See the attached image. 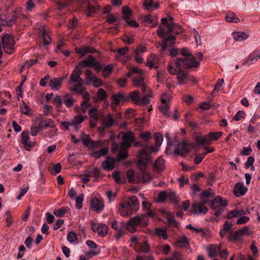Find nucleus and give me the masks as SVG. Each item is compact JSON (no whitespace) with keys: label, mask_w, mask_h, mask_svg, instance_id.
<instances>
[{"label":"nucleus","mask_w":260,"mask_h":260,"mask_svg":"<svg viewBox=\"0 0 260 260\" xmlns=\"http://www.w3.org/2000/svg\"><path fill=\"white\" fill-rule=\"evenodd\" d=\"M92 68L93 70L99 72L103 69V75L107 77L112 73L113 70V64H108L104 68V64L96 60L95 57L91 55H88L87 58L78 63L77 68Z\"/></svg>","instance_id":"obj_1"},{"label":"nucleus","mask_w":260,"mask_h":260,"mask_svg":"<svg viewBox=\"0 0 260 260\" xmlns=\"http://www.w3.org/2000/svg\"><path fill=\"white\" fill-rule=\"evenodd\" d=\"M181 54L185 57L183 58L178 57L176 60H172L175 63V67H182L187 69L191 68H198L200 63L197 62L196 58L190 53L187 48H183L181 50Z\"/></svg>","instance_id":"obj_2"},{"label":"nucleus","mask_w":260,"mask_h":260,"mask_svg":"<svg viewBox=\"0 0 260 260\" xmlns=\"http://www.w3.org/2000/svg\"><path fill=\"white\" fill-rule=\"evenodd\" d=\"M182 67H175L173 61H170L168 66L169 72L172 75L177 74V79L179 85H183L186 83L188 77V74L181 69Z\"/></svg>","instance_id":"obj_3"},{"label":"nucleus","mask_w":260,"mask_h":260,"mask_svg":"<svg viewBox=\"0 0 260 260\" xmlns=\"http://www.w3.org/2000/svg\"><path fill=\"white\" fill-rule=\"evenodd\" d=\"M2 42L4 51L8 54L12 53L14 46L13 38L9 35H6L2 38Z\"/></svg>","instance_id":"obj_4"},{"label":"nucleus","mask_w":260,"mask_h":260,"mask_svg":"<svg viewBox=\"0 0 260 260\" xmlns=\"http://www.w3.org/2000/svg\"><path fill=\"white\" fill-rule=\"evenodd\" d=\"M190 144L189 143L185 141L178 143L175 149L174 152V155H180L181 156H186L190 151Z\"/></svg>","instance_id":"obj_5"},{"label":"nucleus","mask_w":260,"mask_h":260,"mask_svg":"<svg viewBox=\"0 0 260 260\" xmlns=\"http://www.w3.org/2000/svg\"><path fill=\"white\" fill-rule=\"evenodd\" d=\"M163 39L161 44H159V46L161 47V51L166 50L167 47H173L176 43V37L174 35H169L165 36Z\"/></svg>","instance_id":"obj_6"},{"label":"nucleus","mask_w":260,"mask_h":260,"mask_svg":"<svg viewBox=\"0 0 260 260\" xmlns=\"http://www.w3.org/2000/svg\"><path fill=\"white\" fill-rule=\"evenodd\" d=\"M136 141L134 135L132 132L124 133L122 137V143L121 147L129 148L132 143Z\"/></svg>","instance_id":"obj_7"},{"label":"nucleus","mask_w":260,"mask_h":260,"mask_svg":"<svg viewBox=\"0 0 260 260\" xmlns=\"http://www.w3.org/2000/svg\"><path fill=\"white\" fill-rule=\"evenodd\" d=\"M159 148L157 146L148 145L147 144L144 145V148L139 151L140 156L146 155L149 156L152 153L156 152Z\"/></svg>","instance_id":"obj_8"},{"label":"nucleus","mask_w":260,"mask_h":260,"mask_svg":"<svg viewBox=\"0 0 260 260\" xmlns=\"http://www.w3.org/2000/svg\"><path fill=\"white\" fill-rule=\"evenodd\" d=\"M138 157H139L137 163L138 168L141 171H145L147 168L148 162L150 160L149 157L146 155L140 156L139 153Z\"/></svg>","instance_id":"obj_9"},{"label":"nucleus","mask_w":260,"mask_h":260,"mask_svg":"<svg viewBox=\"0 0 260 260\" xmlns=\"http://www.w3.org/2000/svg\"><path fill=\"white\" fill-rule=\"evenodd\" d=\"M249 229L247 226L238 230L234 235H230L228 237V240L230 241H235L238 240L239 237L245 234H247Z\"/></svg>","instance_id":"obj_10"},{"label":"nucleus","mask_w":260,"mask_h":260,"mask_svg":"<svg viewBox=\"0 0 260 260\" xmlns=\"http://www.w3.org/2000/svg\"><path fill=\"white\" fill-rule=\"evenodd\" d=\"M247 191V188L244 185L242 182L236 184L234 188V193L236 197H239L244 195Z\"/></svg>","instance_id":"obj_11"},{"label":"nucleus","mask_w":260,"mask_h":260,"mask_svg":"<svg viewBox=\"0 0 260 260\" xmlns=\"http://www.w3.org/2000/svg\"><path fill=\"white\" fill-rule=\"evenodd\" d=\"M21 143L23 145L26 150H30L34 144L32 142L29 141V135L27 131H23L21 135Z\"/></svg>","instance_id":"obj_12"},{"label":"nucleus","mask_w":260,"mask_h":260,"mask_svg":"<svg viewBox=\"0 0 260 260\" xmlns=\"http://www.w3.org/2000/svg\"><path fill=\"white\" fill-rule=\"evenodd\" d=\"M260 59V51L255 50L248 56L247 60L243 63L244 66H250Z\"/></svg>","instance_id":"obj_13"},{"label":"nucleus","mask_w":260,"mask_h":260,"mask_svg":"<svg viewBox=\"0 0 260 260\" xmlns=\"http://www.w3.org/2000/svg\"><path fill=\"white\" fill-rule=\"evenodd\" d=\"M112 104L118 105L120 102H125L129 101V97L124 94L119 92L111 96Z\"/></svg>","instance_id":"obj_14"},{"label":"nucleus","mask_w":260,"mask_h":260,"mask_svg":"<svg viewBox=\"0 0 260 260\" xmlns=\"http://www.w3.org/2000/svg\"><path fill=\"white\" fill-rule=\"evenodd\" d=\"M63 77L53 78L50 80L49 85L52 90H57L62 86Z\"/></svg>","instance_id":"obj_15"},{"label":"nucleus","mask_w":260,"mask_h":260,"mask_svg":"<svg viewBox=\"0 0 260 260\" xmlns=\"http://www.w3.org/2000/svg\"><path fill=\"white\" fill-rule=\"evenodd\" d=\"M193 212L194 214H205L208 212V208L204 205V203H195L192 205Z\"/></svg>","instance_id":"obj_16"},{"label":"nucleus","mask_w":260,"mask_h":260,"mask_svg":"<svg viewBox=\"0 0 260 260\" xmlns=\"http://www.w3.org/2000/svg\"><path fill=\"white\" fill-rule=\"evenodd\" d=\"M90 207L97 212H100L103 210L104 205L103 202L98 198H94L90 201Z\"/></svg>","instance_id":"obj_17"},{"label":"nucleus","mask_w":260,"mask_h":260,"mask_svg":"<svg viewBox=\"0 0 260 260\" xmlns=\"http://www.w3.org/2000/svg\"><path fill=\"white\" fill-rule=\"evenodd\" d=\"M115 123V120L113 118L111 114L109 113L103 118L102 124L105 128L108 129L112 127Z\"/></svg>","instance_id":"obj_18"},{"label":"nucleus","mask_w":260,"mask_h":260,"mask_svg":"<svg viewBox=\"0 0 260 260\" xmlns=\"http://www.w3.org/2000/svg\"><path fill=\"white\" fill-rule=\"evenodd\" d=\"M153 168L155 171H162L165 169V161L161 156H159L156 159Z\"/></svg>","instance_id":"obj_19"},{"label":"nucleus","mask_w":260,"mask_h":260,"mask_svg":"<svg viewBox=\"0 0 260 260\" xmlns=\"http://www.w3.org/2000/svg\"><path fill=\"white\" fill-rule=\"evenodd\" d=\"M79 67H78L79 68ZM82 74V71L78 69L77 66L76 69L73 70L70 79L72 81L74 82H83V80L80 77V75Z\"/></svg>","instance_id":"obj_20"},{"label":"nucleus","mask_w":260,"mask_h":260,"mask_svg":"<svg viewBox=\"0 0 260 260\" xmlns=\"http://www.w3.org/2000/svg\"><path fill=\"white\" fill-rule=\"evenodd\" d=\"M38 126L40 129H42V128H46L48 127H54L55 124L54 121L51 119H48L47 120L42 119L38 123Z\"/></svg>","instance_id":"obj_21"},{"label":"nucleus","mask_w":260,"mask_h":260,"mask_svg":"<svg viewBox=\"0 0 260 260\" xmlns=\"http://www.w3.org/2000/svg\"><path fill=\"white\" fill-rule=\"evenodd\" d=\"M17 16L16 15L15 12H12L10 13L6 17V20L4 21V20L1 19L2 21H4L3 25H7L8 26H11L13 24H14L16 20Z\"/></svg>","instance_id":"obj_22"},{"label":"nucleus","mask_w":260,"mask_h":260,"mask_svg":"<svg viewBox=\"0 0 260 260\" xmlns=\"http://www.w3.org/2000/svg\"><path fill=\"white\" fill-rule=\"evenodd\" d=\"M119 152L116 156V159L118 161H121L127 158L128 157V152L126 150L128 148L125 147H120Z\"/></svg>","instance_id":"obj_23"},{"label":"nucleus","mask_w":260,"mask_h":260,"mask_svg":"<svg viewBox=\"0 0 260 260\" xmlns=\"http://www.w3.org/2000/svg\"><path fill=\"white\" fill-rule=\"evenodd\" d=\"M144 22L148 24H151L152 27H155L158 24L157 17L150 15H147L144 17Z\"/></svg>","instance_id":"obj_24"},{"label":"nucleus","mask_w":260,"mask_h":260,"mask_svg":"<svg viewBox=\"0 0 260 260\" xmlns=\"http://www.w3.org/2000/svg\"><path fill=\"white\" fill-rule=\"evenodd\" d=\"M100 237H105L108 233V227L104 223H100L96 229Z\"/></svg>","instance_id":"obj_25"},{"label":"nucleus","mask_w":260,"mask_h":260,"mask_svg":"<svg viewBox=\"0 0 260 260\" xmlns=\"http://www.w3.org/2000/svg\"><path fill=\"white\" fill-rule=\"evenodd\" d=\"M40 30L42 31V36L43 39L42 45L46 46L49 45L50 43V37L47 32L45 29V26H43L40 28Z\"/></svg>","instance_id":"obj_26"},{"label":"nucleus","mask_w":260,"mask_h":260,"mask_svg":"<svg viewBox=\"0 0 260 260\" xmlns=\"http://www.w3.org/2000/svg\"><path fill=\"white\" fill-rule=\"evenodd\" d=\"M220 249V246H217L216 245L210 244L209 248L207 249L208 251V254L210 257H214L216 256L217 252Z\"/></svg>","instance_id":"obj_27"},{"label":"nucleus","mask_w":260,"mask_h":260,"mask_svg":"<svg viewBox=\"0 0 260 260\" xmlns=\"http://www.w3.org/2000/svg\"><path fill=\"white\" fill-rule=\"evenodd\" d=\"M124 209L131 210V203L129 202H122L120 204L119 210L120 211V214L123 215L128 216L129 214L127 211L124 212Z\"/></svg>","instance_id":"obj_28"},{"label":"nucleus","mask_w":260,"mask_h":260,"mask_svg":"<svg viewBox=\"0 0 260 260\" xmlns=\"http://www.w3.org/2000/svg\"><path fill=\"white\" fill-rule=\"evenodd\" d=\"M225 19L228 22L238 23L240 22V19L232 12L226 13Z\"/></svg>","instance_id":"obj_29"},{"label":"nucleus","mask_w":260,"mask_h":260,"mask_svg":"<svg viewBox=\"0 0 260 260\" xmlns=\"http://www.w3.org/2000/svg\"><path fill=\"white\" fill-rule=\"evenodd\" d=\"M129 100L133 101L135 104H138L140 101V93L138 90H134L129 93Z\"/></svg>","instance_id":"obj_30"},{"label":"nucleus","mask_w":260,"mask_h":260,"mask_svg":"<svg viewBox=\"0 0 260 260\" xmlns=\"http://www.w3.org/2000/svg\"><path fill=\"white\" fill-rule=\"evenodd\" d=\"M234 39L237 41H241L247 39L249 35L245 32H235L233 33Z\"/></svg>","instance_id":"obj_31"},{"label":"nucleus","mask_w":260,"mask_h":260,"mask_svg":"<svg viewBox=\"0 0 260 260\" xmlns=\"http://www.w3.org/2000/svg\"><path fill=\"white\" fill-rule=\"evenodd\" d=\"M109 151V148L108 147L103 148L99 151L94 152L92 153L91 155L92 157L96 159H98L102 156L106 155Z\"/></svg>","instance_id":"obj_32"},{"label":"nucleus","mask_w":260,"mask_h":260,"mask_svg":"<svg viewBox=\"0 0 260 260\" xmlns=\"http://www.w3.org/2000/svg\"><path fill=\"white\" fill-rule=\"evenodd\" d=\"M144 219V216H136L131 218L128 221L127 224L130 225H140Z\"/></svg>","instance_id":"obj_33"},{"label":"nucleus","mask_w":260,"mask_h":260,"mask_svg":"<svg viewBox=\"0 0 260 260\" xmlns=\"http://www.w3.org/2000/svg\"><path fill=\"white\" fill-rule=\"evenodd\" d=\"M87 16H91L93 13H96L100 9V7L98 5H92L88 3L87 5Z\"/></svg>","instance_id":"obj_34"},{"label":"nucleus","mask_w":260,"mask_h":260,"mask_svg":"<svg viewBox=\"0 0 260 260\" xmlns=\"http://www.w3.org/2000/svg\"><path fill=\"white\" fill-rule=\"evenodd\" d=\"M129 202L131 203V210L137 211L139 207V200L137 197L132 196L129 198Z\"/></svg>","instance_id":"obj_35"},{"label":"nucleus","mask_w":260,"mask_h":260,"mask_svg":"<svg viewBox=\"0 0 260 260\" xmlns=\"http://www.w3.org/2000/svg\"><path fill=\"white\" fill-rule=\"evenodd\" d=\"M84 119L85 116L83 115H78L76 116L74 118L71 120L72 126L75 128H77V125L81 123L84 121Z\"/></svg>","instance_id":"obj_36"},{"label":"nucleus","mask_w":260,"mask_h":260,"mask_svg":"<svg viewBox=\"0 0 260 260\" xmlns=\"http://www.w3.org/2000/svg\"><path fill=\"white\" fill-rule=\"evenodd\" d=\"M166 218L167 219L168 224L173 225L176 228L178 227L179 223L175 219L173 215L171 214V213H167Z\"/></svg>","instance_id":"obj_37"},{"label":"nucleus","mask_w":260,"mask_h":260,"mask_svg":"<svg viewBox=\"0 0 260 260\" xmlns=\"http://www.w3.org/2000/svg\"><path fill=\"white\" fill-rule=\"evenodd\" d=\"M195 142L199 145H204L209 143V139L206 137L197 136L195 138Z\"/></svg>","instance_id":"obj_38"},{"label":"nucleus","mask_w":260,"mask_h":260,"mask_svg":"<svg viewBox=\"0 0 260 260\" xmlns=\"http://www.w3.org/2000/svg\"><path fill=\"white\" fill-rule=\"evenodd\" d=\"M85 75L86 76V82L87 85H89L91 82H92L95 77L93 75V73L91 71L89 70L85 71Z\"/></svg>","instance_id":"obj_39"},{"label":"nucleus","mask_w":260,"mask_h":260,"mask_svg":"<svg viewBox=\"0 0 260 260\" xmlns=\"http://www.w3.org/2000/svg\"><path fill=\"white\" fill-rule=\"evenodd\" d=\"M122 13L123 14V19L124 20H127V19H129L130 16L132 15V12L129 7L125 6L122 8Z\"/></svg>","instance_id":"obj_40"},{"label":"nucleus","mask_w":260,"mask_h":260,"mask_svg":"<svg viewBox=\"0 0 260 260\" xmlns=\"http://www.w3.org/2000/svg\"><path fill=\"white\" fill-rule=\"evenodd\" d=\"M69 96V94H65L64 95V99L63 100V102L67 107H71L73 106L75 102L74 100Z\"/></svg>","instance_id":"obj_41"},{"label":"nucleus","mask_w":260,"mask_h":260,"mask_svg":"<svg viewBox=\"0 0 260 260\" xmlns=\"http://www.w3.org/2000/svg\"><path fill=\"white\" fill-rule=\"evenodd\" d=\"M222 135V132H214V133H210L208 134V137L209 139V141L210 140L212 141H216L220 137H221Z\"/></svg>","instance_id":"obj_42"},{"label":"nucleus","mask_w":260,"mask_h":260,"mask_svg":"<svg viewBox=\"0 0 260 260\" xmlns=\"http://www.w3.org/2000/svg\"><path fill=\"white\" fill-rule=\"evenodd\" d=\"M144 84V79L142 76H139L138 78L133 79V84L135 87H140Z\"/></svg>","instance_id":"obj_43"},{"label":"nucleus","mask_w":260,"mask_h":260,"mask_svg":"<svg viewBox=\"0 0 260 260\" xmlns=\"http://www.w3.org/2000/svg\"><path fill=\"white\" fill-rule=\"evenodd\" d=\"M155 234L158 236H161L164 240H166L168 238L167 232L165 230L160 228H155Z\"/></svg>","instance_id":"obj_44"},{"label":"nucleus","mask_w":260,"mask_h":260,"mask_svg":"<svg viewBox=\"0 0 260 260\" xmlns=\"http://www.w3.org/2000/svg\"><path fill=\"white\" fill-rule=\"evenodd\" d=\"M102 166L105 170L110 171L114 169V163L107 159L103 162Z\"/></svg>","instance_id":"obj_45"},{"label":"nucleus","mask_w":260,"mask_h":260,"mask_svg":"<svg viewBox=\"0 0 260 260\" xmlns=\"http://www.w3.org/2000/svg\"><path fill=\"white\" fill-rule=\"evenodd\" d=\"M167 198L168 200H170L171 202L175 204H177L179 202L178 197L174 191H170L168 192Z\"/></svg>","instance_id":"obj_46"},{"label":"nucleus","mask_w":260,"mask_h":260,"mask_svg":"<svg viewBox=\"0 0 260 260\" xmlns=\"http://www.w3.org/2000/svg\"><path fill=\"white\" fill-rule=\"evenodd\" d=\"M126 177L128 179V182L131 183H134L135 173L132 169H129L126 173Z\"/></svg>","instance_id":"obj_47"},{"label":"nucleus","mask_w":260,"mask_h":260,"mask_svg":"<svg viewBox=\"0 0 260 260\" xmlns=\"http://www.w3.org/2000/svg\"><path fill=\"white\" fill-rule=\"evenodd\" d=\"M97 96L101 101L105 100L108 97L107 92L103 88H100L97 92Z\"/></svg>","instance_id":"obj_48"},{"label":"nucleus","mask_w":260,"mask_h":260,"mask_svg":"<svg viewBox=\"0 0 260 260\" xmlns=\"http://www.w3.org/2000/svg\"><path fill=\"white\" fill-rule=\"evenodd\" d=\"M142 172V180L144 183L149 182L152 180V176L149 173L145 171H141Z\"/></svg>","instance_id":"obj_49"},{"label":"nucleus","mask_w":260,"mask_h":260,"mask_svg":"<svg viewBox=\"0 0 260 260\" xmlns=\"http://www.w3.org/2000/svg\"><path fill=\"white\" fill-rule=\"evenodd\" d=\"M154 137L156 146L159 147L162 142V135L159 133H155L154 135Z\"/></svg>","instance_id":"obj_50"},{"label":"nucleus","mask_w":260,"mask_h":260,"mask_svg":"<svg viewBox=\"0 0 260 260\" xmlns=\"http://www.w3.org/2000/svg\"><path fill=\"white\" fill-rule=\"evenodd\" d=\"M83 83L81 82H78L74 88L73 90L79 94H82L83 92L85 90V88L83 87Z\"/></svg>","instance_id":"obj_51"},{"label":"nucleus","mask_w":260,"mask_h":260,"mask_svg":"<svg viewBox=\"0 0 260 260\" xmlns=\"http://www.w3.org/2000/svg\"><path fill=\"white\" fill-rule=\"evenodd\" d=\"M53 103L55 105L57 109L60 108L62 104V100L58 95H56L53 98Z\"/></svg>","instance_id":"obj_52"},{"label":"nucleus","mask_w":260,"mask_h":260,"mask_svg":"<svg viewBox=\"0 0 260 260\" xmlns=\"http://www.w3.org/2000/svg\"><path fill=\"white\" fill-rule=\"evenodd\" d=\"M98 110L95 108H92L89 110L88 114L89 116L92 118L95 122H96L98 120V117L97 116Z\"/></svg>","instance_id":"obj_53"},{"label":"nucleus","mask_w":260,"mask_h":260,"mask_svg":"<svg viewBox=\"0 0 260 260\" xmlns=\"http://www.w3.org/2000/svg\"><path fill=\"white\" fill-rule=\"evenodd\" d=\"M150 58H152V60H150L149 58H147V62L145 63L146 66H148L150 69H152V68H154L155 69H157L158 66H154L153 63L155 62V55H151L150 56Z\"/></svg>","instance_id":"obj_54"},{"label":"nucleus","mask_w":260,"mask_h":260,"mask_svg":"<svg viewBox=\"0 0 260 260\" xmlns=\"http://www.w3.org/2000/svg\"><path fill=\"white\" fill-rule=\"evenodd\" d=\"M177 244L180 247H186L189 244L188 238L183 237L179 239L177 242Z\"/></svg>","instance_id":"obj_55"},{"label":"nucleus","mask_w":260,"mask_h":260,"mask_svg":"<svg viewBox=\"0 0 260 260\" xmlns=\"http://www.w3.org/2000/svg\"><path fill=\"white\" fill-rule=\"evenodd\" d=\"M84 195L81 193L79 194L76 199V208L80 209L82 207V203L83 202Z\"/></svg>","instance_id":"obj_56"},{"label":"nucleus","mask_w":260,"mask_h":260,"mask_svg":"<svg viewBox=\"0 0 260 260\" xmlns=\"http://www.w3.org/2000/svg\"><path fill=\"white\" fill-rule=\"evenodd\" d=\"M21 112L26 115H30L29 112L31 111L30 107L27 105L25 102H22V105L21 106Z\"/></svg>","instance_id":"obj_57"},{"label":"nucleus","mask_w":260,"mask_h":260,"mask_svg":"<svg viewBox=\"0 0 260 260\" xmlns=\"http://www.w3.org/2000/svg\"><path fill=\"white\" fill-rule=\"evenodd\" d=\"M67 239L70 243L75 242L77 240L76 234L73 231L69 232Z\"/></svg>","instance_id":"obj_58"},{"label":"nucleus","mask_w":260,"mask_h":260,"mask_svg":"<svg viewBox=\"0 0 260 260\" xmlns=\"http://www.w3.org/2000/svg\"><path fill=\"white\" fill-rule=\"evenodd\" d=\"M208 205H209L211 209L216 210L220 208V206L217 203L216 200L214 199L212 201H209L207 202Z\"/></svg>","instance_id":"obj_59"},{"label":"nucleus","mask_w":260,"mask_h":260,"mask_svg":"<svg viewBox=\"0 0 260 260\" xmlns=\"http://www.w3.org/2000/svg\"><path fill=\"white\" fill-rule=\"evenodd\" d=\"M217 203L221 206H226L228 205V200L220 196H217L214 199Z\"/></svg>","instance_id":"obj_60"},{"label":"nucleus","mask_w":260,"mask_h":260,"mask_svg":"<svg viewBox=\"0 0 260 260\" xmlns=\"http://www.w3.org/2000/svg\"><path fill=\"white\" fill-rule=\"evenodd\" d=\"M86 138H84L82 139V144L86 147L91 148V143L93 142L91 140V139L89 137V135H86Z\"/></svg>","instance_id":"obj_61"},{"label":"nucleus","mask_w":260,"mask_h":260,"mask_svg":"<svg viewBox=\"0 0 260 260\" xmlns=\"http://www.w3.org/2000/svg\"><path fill=\"white\" fill-rule=\"evenodd\" d=\"M168 197V193L166 191H160L158 194V201L164 202Z\"/></svg>","instance_id":"obj_62"},{"label":"nucleus","mask_w":260,"mask_h":260,"mask_svg":"<svg viewBox=\"0 0 260 260\" xmlns=\"http://www.w3.org/2000/svg\"><path fill=\"white\" fill-rule=\"evenodd\" d=\"M140 137L144 141H148L151 139V133L149 132H145L140 135Z\"/></svg>","instance_id":"obj_63"},{"label":"nucleus","mask_w":260,"mask_h":260,"mask_svg":"<svg viewBox=\"0 0 260 260\" xmlns=\"http://www.w3.org/2000/svg\"><path fill=\"white\" fill-rule=\"evenodd\" d=\"M166 34L165 28L159 25V28L156 31L157 36L161 38H164L166 36Z\"/></svg>","instance_id":"obj_64"}]
</instances>
